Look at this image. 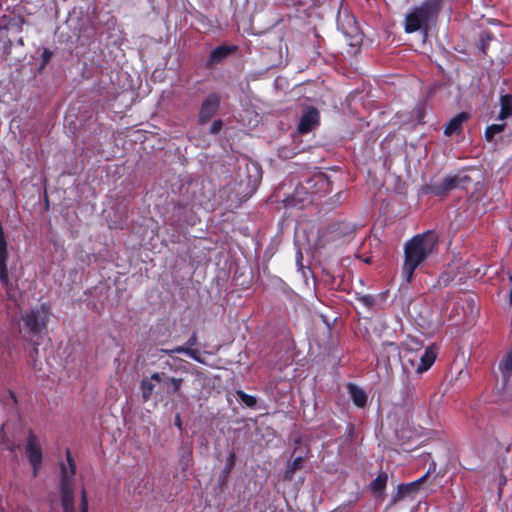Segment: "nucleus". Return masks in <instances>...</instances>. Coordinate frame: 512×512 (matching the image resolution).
Returning <instances> with one entry per match:
<instances>
[{"label":"nucleus","mask_w":512,"mask_h":512,"mask_svg":"<svg viewBox=\"0 0 512 512\" xmlns=\"http://www.w3.org/2000/svg\"><path fill=\"white\" fill-rule=\"evenodd\" d=\"M438 237L434 232H426L410 239L404 247L402 275L410 282L414 271L436 250Z\"/></svg>","instance_id":"1"},{"label":"nucleus","mask_w":512,"mask_h":512,"mask_svg":"<svg viewBox=\"0 0 512 512\" xmlns=\"http://www.w3.org/2000/svg\"><path fill=\"white\" fill-rule=\"evenodd\" d=\"M76 466L67 451L66 462L60 464V498L63 512H76L74 506L76 489Z\"/></svg>","instance_id":"2"},{"label":"nucleus","mask_w":512,"mask_h":512,"mask_svg":"<svg viewBox=\"0 0 512 512\" xmlns=\"http://www.w3.org/2000/svg\"><path fill=\"white\" fill-rule=\"evenodd\" d=\"M403 371L407 375H419L435 362V354H399Z\"/></svg>","instance_id":"3"},{"label":"nucleus","mask_w":512,"mask_h":512,"mask_svg":"<svg viewBox=\"0 0 512 512\" xmlns=\"http://www.w3.org/2000/svg\"><path fill=\"white\" fill-rule=\"evenodd\" d=\"M436 10L437 6L431 2L424 3L420 7L414 9L406 16L405 31L407 33H413L424 28L432 19Z\"/></svg>","instance_id":"4"},{"label":"nucleus","mask_w":512,"mask_h":512,"mask_svg":"<svg viewBox=\"0 0 512 512\" xmlns=\"http://www.w3.org/2000/svg\"><path fill=\"white\" fill-rule=\"evenodd\" d=\"M49 315V307L43 303L23 316L22 320L31 332H39L46 327Z\"/></svg>","instance_id":"5"},{"label":"nucleus","mask_w":512,"mask_h":512,"mask_svg":"<svg viewBox=\"0 0 512 512\" xmlns=\"http://www.w3.org/2000/svg\"><path fill=\"white\" fill-rule=\"evenodd\" d=\"M26 452L29 459V462L31 463L33 467V475L36 476L38 474L39 467L41 465L42 460V451L41 447L36 439L35 436L30 435L27 445H26Z\"/></svg>","instance_id":"6"},{"label":"nucleus","mask_w":512,"mask_h":512,"mask_svg":"<svg viewBox=\"0 0 512 512\" xmlns=\"http://www.w3.org/2000/svg\"><path fill=\"white\" fill-rule=\"evenodd\" d=\"M319 120L318 111L314 108H308L303 113L300 122H299V131L301 133L309 132L315 125H317Z\"/></svg>","instance_id":"7"},{"label":"nucleus","mask_w":512,"mask_h":512,"mask_svg":"<svg viewBox=\"0 0 512 512\" xmlns=\"http://www.w3.org/2000/svg\"><path fill=\"white\" fill-rule=\"evenodd\" d=\"M219 106V97L216 95L209 96L203 103L200 111V121L207 122L217 111Z\"/></svg>","instance_id":"8"},{"label":"nucleus","mask_w":512,"mask_h":512,"mask_svg":"<svg viewBox=\"0 0 512 512\" xmlns=\"http://www.w3.org/2000/svg\"><path fill=\"white\" fill-rule=\"evenodd\" d=\"M471 178L465 173L459 172L453 175H448L444 181L443 185L446 189L453 188H465L466 185L470 182Z\"/></svg>","instance_id":"9"},{"label":"nucleus","mask_w":512,"mask_h":512,"mask_svg":"<svg viewBox=\"0 0 512 512\" xmlns=\"http://www.w3.org/2000/svg\"><path fill=\"white\" fill-rule=\"evenodd\" d=\"M152 379L155 382L162 384L165 388H167L168 392H177L181 386V379L178 378H168L165 377L164 374L154 373L152 375Z\"/></svg>","instance_id":"10"},{"label":"nucleus","mask_w":512,"mask_h":512,"mask_svg":"<svg viewBox=\"0 0 512 512\" xmlns=\"http://www.w3.org/2000/svg\"><path fill=\"white\" fill-rule=\"evenodd\" d=\"M499 372L502 376V389L505 388V385L512 375V354H506L504 358L499 363Z\"/></svg>","instance_id":"11"},{"label":"nucleus","mask_w":512,"mask_h":512,"mask_svg":"<svg viewBox=\"0 0 512 512\" xmlns=\"http://www.w3.org/2000/svg\"><path fill=\"white\" fill-rule=\"evenodd\" d=\"M468 119V114L467 113H459L458 115H456L455 117H453L449 122L448 124L446 125L445 127V130H444V133L447 135V136H450L456 132H458L461 128V125L464 121H466Z\"/></svg>","instance_id":"12"},{"label":"nucleus","mask_w":512,"mask_h":512,"mask_svg":"<svg viewBox=\"0 0 512 512\" xmlns=\"http://www.w3.org/2000/svg\"><path fill=\"white\" fill-rule=\"evenodd\" d=\"M348 391L356 406L364 407L366 405L367 395L363 389L354 384H348Z\"/></svg>","instance_id":"13"},{"label":"nucleus","mask_w":512,"mask_h":512,"mask_svg":"<svg viewBox=\"0 0 512 512\" xmlns=\"http://www.w3.org/2000/svg\"><path fill=\"white\" fill-rule=\"evenodd\" d=\"M429 472H427L424 476L419 478L417 481L411 482L409 484H403L399 485L397 497L398 499H402L405 496L409 495L410 493L416 491L418 489V486L427 478Z\"/></svg>","instance_id":"14"},{"label":"nucleus","mask_w":512,"mask_h":512,"mask_svg":"<svg viewBox=\"0 0 512 512\" xmlns=\"http://www.w3.org/2000/svg\"><path fill=\"white\" fill-rule=\"evenodd\" d=\"M500 106L499 119L503 120L512 115V96L508 94L502 95L500 98Z\"/></svg>","instance_id":"15"},{"label":"nucleus","mask_w":512,"mask_h":512,"mask_svg":"<svg viewBox=\"0 0 512 512\" xmlns=\"http://www.w3.org/2000/svg\"><path fill=\"white\" fill-rule=\"evenodd\" d=\"M387 479L386 473H380L370 484L372 491L377 495H381L386 486Z\"/></svg>","instance_id":"16"},{"label":"nucleus","mask_w":512,"mask_h":512,"mask_svg":"<svg viewBox=\"0 0 512 512\" xmlns=\"http://www.w3.org/2000/svg\"><path fill=\"white\" fill-rule=\"evenodd\" d=\"M405 349L407 352H419L422 349H424V352H432L435 348L431 345H423L419 341L411 339L406 343Z\"/></svg>","instance_id":"17"},{"label":"nucleus","mask_w":512,"mask_h":512,"mask_svg":"<svg viewBox=\"0 0 512 512\" xmlns=\"http://www.w3.org/2000/svg\"><path fill=\"white\" fill-rule=\"evenodd\" d=\"M153 381L154 380L151 378V379H144L141 382L142 398L145 402L149 400V398L155 388Z\"/></svg>","instance_id":"18"},{"label":"nucleus","mask_w":512,"mask_h":512,"mask_svg":"<svg viewBox=\"0 0 512 512\" xmlns=\"http://www.w3.org/2000/svg\"><path fill=\"white\" fill-rule=\"evenodd\" d=\"M229 48L225 46L214 49L210 55V61L213 63L221 61L224 57L229 54Z\"/></svg>","instance_id":"19"},{"label":"nucleus","mask_w":512,"mask_h":512,"mask_svg":"<svg viewBox=\"0 0 512 512\" xmlns=\"http://www.w3.org/2000/svg\"><path fill=\"white\" fill-rule=\"evenodd\" d=\"M237 394L239 396V398L241 399V401L248 407L252 408L256 405L257 403V399L252 396V395H248L246 394L245 392L243 391H237Z\"/></svg>","instance_id":"20"},{"label":"nucleus","mask_w":512,"mask_h":512,"mask_svg":"<svg viewBox=\"0 0 512 512\" xmlns=\"http://www.w3.org/2000/svg\"><path fill=\"white\" fill-rule=\"evenodd\" d=\"M303 458L301 456H298L294 459V461L289 465L287 469V476L292 477V475L302 467Z\"/></svg>","instance_id":"21"},{"label":"nucleus","mask_w":512,"mask_h":512,"mask_svg":"<svg viewBox=\"0 0 512 512\" xmlns=\"http://www.w3.org/2000/svg\"><path fill=\"white\" fill-rule=\"evenodd\" d=\"M503 124H493L486 129V137L491 139L495 134L500 133L503 130Z\"/></svg>","instance_id":"22"},{"label":"nucleus","mask_w":512,"mask_h":512,"mask_svg":"<svg viewBox=\"0 0 512 512\" xmlns=\"http://www.w3.org/2000/svg\"><path fill=\"white\" fill-rule=\"evenodd\" d=\"M81 512H88L87 494L84 488L81 489Z\"/></svg>","instance_id":"23"},{"label":"nucleus","mask_w":512,"mask_h":512,"mask_svg":"<svg viewBox=\"0 0 512 512\" xmlns=\"http://www.w3.org/2000/svg\"><path fill=\"white\" fill-rule=\"evenodd\" d=\"M221 127H222V122L221 121H215L212 124L211 128H210L211 133H213V134L218 133L220 131Z\"/></svg>","instance_id":"24"},{"label":"nucleus","mask_w":512,"mask_h":512,"mask_svg":"<svg viewBox=\"0 0 512 512\" xmlns=\"http://www.w3.org/2000/svg\"><path fill=\"white\" fill-rule=\"evenodd\" d=\"M194 360L198 361V362H202L204 363V359L201 357L202 354H195V353H192V354H189Z\"/></svg>","instance_id":"25"},{"label":"nucleus","mask_w":512,"mask_h":512,"mask_svg":"<svg viewBox=\"0 0 512 512\" xmlns=\"http://www.w3.org/2000/svg\"><path fill=\"white\" fill-rule=\"evenodd\" d=\"M163 352H167V351H166V350H164ZM172 352L180 353V352H187V350H186V349H184V348L178 347V348H176L175 350H173Z\"/></svg>","instance_id":"26"},{"label":"nucleus","mask_w":512,"mask_h":512,"mask_svg":"<svg viewBox=\"0 0 512 512\" xmlns=\"http://www.w3.org/2000/svg\"><path fill=\"white\" fill-rule=\"evenodd\" d=\"M176 424H177L179 427L181 426L179 416H177V418H176Z\"/></svg>","instance_id":"27"},{"label":"nucleus","mask_w":512,"mask_h":512,"mask_svg":"<svg viewBox=\"0 0 512 512\" xmlns=\"http://www.w3.org/2000/svg\"><path fill=\"white\" fill-rule=\"evenodd\" d=\"M431 3L435 4V6H437L439 0H430Z\"/></svg>","instance_id":"28"}]
</instances>
